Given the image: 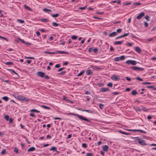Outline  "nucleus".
<instances>
[{
	"label": "nucleus",
	"mask_w": 156,
	"mask_h": 156,
	"mask_svg": "<svg viewBox=\"0 0 156 156\" xmlns=\"http://www.w3.org/2000/svg\"><path fill=\"white\" fill-rule=\"evenodd\" d=\"M69 114H71V115H74L75 116H76L78 117L81 120H83L84 121L87 122H90V120H89L88 119L84 117H83L81 115H80L78 114H76L75 113H69Z\"/></svg>",
	"instance_id": "1"
},
{
	"label": "nucleus",
	"mask_w": 156,
	"mask_h": 156,
	"mask_svg": "<svg viewBox=\"0 0 156 156\" xmlns=\"http://www.w3.org/2000/svg\"><path fill=\"white\" fill-rule=\"evenodd\" d=\"M133 138L136 139L135 141H138V142L142 145L145 146L147 145L145 143V141L144 140H143L141 139H140L139 137H133Z\"/></svg>",
	"instance_id": "2"
},
{
	"label": "nucleus",
	"mask_w": 156,
	"mask_h": 156,
	"mask_svg": "<svg viewBox=\"0 0 156 156\" xmlns=\"http://www.w3.org/2000/svg\"><path fill=\"white\" fill-rule=\"evenodd\" d=\"M126 63L128 65H135L136 64L137 62H136L135 60H127L126 62Z\"/></svg>",
	"instance_id": "3"
},
{
	"label": "nucleus",
	"mask_w": 156,
	"mask_h": 156,
	"mask_svg": "<svg viewBox=\"0 0 156 156\" xmlns=\"http://www.w3.org/2000/svg\"><path fill=\"white\" fill-rule=\"evenodd\" d=\"M125 58V56L124 55H122L120 57H115L114 59L116 61H122Z\"/></svg>",
	"instance_id": "4"
},
{
	"label": "nucleus",
	"mask_w": 156,
	"mask_h": 156,
	"mask_svg": "<svg viewBox=\"0 0 156 156\" xmlns=\"http://www.w3.org/2000/svg\"><path fill=\"white\" fill-rule=\"evenodd\" d=\"M37 75L38 76L43 77L45 76V73L44 72L39 71L37 73Z\"/></svg>",
	"instance_id": "5"
},
{
	"label": "nucleus",
	"mask_w": 156,
	"mask_h": 156,
	"mask_svg": "<svg viewBox=\"0 0 156 156\" xmlns=\"http://www.w3.org/2000/svg\"><path fill=\"white\" fill-rule=\"evenodd\" d=\"M145 13L144 12H141L140 13L139 15L137 16V19L139 20L141 18L145 15Z\"/></svg>",
	"instance_id": "6"
},
{
	"label": "nucleus",
	"mask_w": 156,
	"mask_h": 156,
	"mask_svg": "<svg viewBox=\"0 0 156 156\" xmlns=\"http://www.w3.org/2000/svg\"><path fill=\"white\" fill-rule=\"evenodd\" d=\"M20 100L24 101L26 102H28L29 101V99H27L25 97H23L22 95H20Z\"/></svg>",
	"instance_id": "7"
},
{
	"label": "nucleus",
	"mask_w": 156,
	"mask_h": 156,
	"mask_svg": "<svg viewBox=\"0 0 156 156\" xmlns=\"http://www.w3.org/2000/svg\"><path fill=\"white\" fill-rule=\"evenodd\" d=\"M118 35V33L116 32H113L112 33H110L109 35L110 37H115Z\"/></svg>",
	"instance_id": "8"
},
{
	"label": "nucleus",
	"mask_w": 156,
	"mask_h": 156,
	"mask_svg": "<svg viewBox=\"0 0 156 156\" xmlns=\"http://www.w3.org/2000/svg\"><path fill=\"white\" fill-rule=\"evenodd\" d=\"M134 49L135 50L139 53H140L141 52V50L138 46H136L135 47Z\"/></svg>",
	"instance_id": "9"
},
{
	"label": "nucleus",
	"mask_w": 156,
	"mask_h": 156,
	"mask_svg": "<svg viewBox=\"0 0 156 156\" xmlns=\"http://www.w3.org/2000/svg\"><path fill=\"white\" fill-rule=\"evenodd\" d=\"M57 53H58L59 54H69V52H66L65 51H58L56 52Z\"/></svg>",
	"instance_id": "10"
},
{
	"label": "nucleus",
	"mask_w": 156,
	"mask_h": 156,
	"mask_svg": "<svg viewBox=\"0 0 156 156\" xmlns=\"http://www.w3.org/2000/svg\"><path fill=\"white\" fill-rule=\"evenodd\" d=\"M108 88L102 87L101 88L100 91L101 92H106L108 90Z\"/></svg>",
	"instance_id": "11"
},
{
	"label": "nucleus",
	"mask_w": 156,
	"mask_h": 156,
	"mask_svg": "<svg viewBox=\"0 0 156 156\" xmlns=\"http://www.w3.org/2000/svg\"><path fill=\"white\" fill-rule=\"evenodd\" d=\"M108 147L107 145H105L103 147V150L105 151H107L108 150Z\"/></svg>",
	"instance_id": "12"
},
{
	"label": "nucleus",
	"mask_w": 156,
	"mask_h": 156,
	"mask_svg": "<svg viewBox=\"0 0 156 156\" xmlns=\"http://www.w3.org/2000/svg\"><path fill=\"white\" fill-rule=\"evenodd\" d=\"M111 78L112 80L115 81L117 80L120 79L119 78L117 77L114 75H113L112 76Z\"/></svg>",
	"instance_id": "13"
},
{
	"label": "nucleus",
	"mask_w": 156,
	"mask_h": 156,
	"mask_svg": "<svg viewBox=\"0 0 156 156\" xmlns=\"http://www.w3.org/2000/svg\"><path fill=\"white\" fill-rule=\"evenodd\" d=\"M35 150V148L34 147H31L29 148L27 150L28 152H31L34 151Z\"/></svg>",
	"instance_id": "14"
},
{
	"label": "nucleus",
	"mask_w": 156,
	"mask_h": 156,
	"mask_svg": "<svg viewBox=\"0 0 156 156\" xmlns=\"http://www.w3.org/2000/svg\"><path fill=\"white\" fill-rule=\"evenodd\" d=\"M123 41H116L114 43V44L115 45L121 44L123 42Z\"/></svg>",
	"instance_id": "15"
},
{
	"label": "nucleus",
	"mask_w": 156,
	"mask_h": 156,
	"mask_svg": "<svg viewBox=\"0 0 156 156\" xmlns=\"http://www.w3.org/2000/svg\"><path fill=\"white\" fill-rule=\"evenodd\" d=\"M44 53L48 54H57L56 52H51L48 51H45Z\"/></svg>",
	"instance_id": "16"
},
{
	"label": "nucleus",
	"mask_w": 156,
	"mask_h": 156,
	"mask_svg": "<svg viewBox=\"0 0 156 156\" xmlns=\"http://www.w3.org/2000/svg\"><path fill=\"white\" fill-rule=\"evenodd\" d=\"M86 73L87 75H92V72L90 70H87L86 72Z\"/></svg>",
	"instance_id": "17"
},
{
	"label": "nucleus",
	"mask_w": 156,
	"mask_h": 156,
	"mask_svg": "<svg viewBox=\"0 0 156 156\" xmlns=\"http://www.w3.org/2000/svg\"><path fill=\"white\" fill-rule=\"evenodd\" d=\"M43 10L46 12L49 13V12H51V9H48L46 8H44L43 9Z\"/></svg>",
	"instance_id": "18"
},
{
	"label": "nucleus",
	"mask_w": 156,
	"mask_h": 156,
	"mask_svg": "<svg viewBox=\"0 0 156 156\" xmlns=\"http://www.w3.org/2000/svg\"><path fill=\"white\" fill-rule=\"evenodd\" d=\"M119 132L120 133H121L122 134H124L126 135H130V133H127L125 132H123V131H121V130L119 131Z\"/></svg>",
	"instance_id": "19"
},
{
	"label": "nucleus",
	"mask_w": 156,
	"mask_h": 156,
	"mask_svg": "<svg viewBox=\"0 0 156 156\" xmlns=\"http://www.w3.org/2000/svg\"><path fill=\"white\" fill-rule=\"evenodd\" d=\"M40 21L43 22H48L49 20L47 19H42L40 20Z\"/></svg>",
	"instance_id": "20"
},
{
	"label": "nucleus",
	"mask_w": 156,
	"mask_h": 156,
	"mask_svg": "<svg viewBox=\"0 0 156 156\" xmlns=\"http://www.w3.org/2000/svg\"><path fill=\"white\" fill-rule=\"evenodd\" d=\"M137 94L136 91L135 90H133L131 92V94L133 95H136Z\"/></svg>",
	"instance_id": "21"
},
{
	"label": "nucleus",
	"mask_w": 156,
	"mask_h": 156,
	"mask_svg": "<svg viewBox=\"0 0 156 156\" xmlns=\"http://www.w3.org/2000/svg\"><path fill=\"white\" fill-rule=\"evenodd\" d=\"M5 64L6 65L10 66L13 65V63L11 62H5Z\"/></svg>",
	"instance_id": "22"
},
{
	"label": "nucleus",
	"mask_w": 156,
	"mask_h": 156,
	"mask_svg": "<svg viewBox=\"0 0 156 156\" xmlns=\"http://www.w3.org/2000/svg\"><path fill=\"white\" fill-rule=\"evenodd\" d=\"M30 111L31 112H36V113H38L40 112V111H39L38 110H37L36 109H33L31 110H30Z\"/></svg>",
	"instance_id": "23"
},
{
	"label": "nucleus",
	"mask_w": 156,
	"mask_h": 156,
	"mask_svg": "<svg viewBox=\"0 0 156 156\" xmlns=\"http://www.w3.org/2000/svg\"><path fill=\"white\" fill-rule=\"evenodd\" d=\"M24 8L25 9H26L29 10V11H30V10H31V9L30 8L29 6H28L27 5L25 4L24 5Z\"/></svg>",
	"instance_id": "24"
},
{
	"label": "nucleus",
	"mask_w": 156,
	"mask_h": 156,
	"mask_svg": "<svg viewBox=\"0 0 156 156\" xmlns=\"http://www.w3.org/2000/svg\"><path fill=\"white\" fill-rule=\"evenodd\" d=\"M126 130L129 131H133L135 133H136V132L138 131V129H126Z\"/></svg>",
	"instance_id": "25"
},
{
	"label": "nucleus",
	"mask_w": 156,
	"mask_h": 156,
	"mask_svg": "<svg viewBox=\"0 0 156 156\" xmlns=\"http://www.w3.org/2000/svg\"><path fill=\"white\" fill-rule=\"evenodd\" d=\"M147 87L149 88H152L153 90H156V88H155L153 86H147Z\"/></svg>",
	"instance_id": "26"
},
{
	"label": "nucleus",
	"mask_w": 156,
	"mask_h": 156,
	"mask_svg": "<svg viewBox=\"0 0 156 156\" xmlns=\"http://www.w3.org/2000/svg\"><path fill=\"white\" fill-rule=\"evenodd\" d=\"M78 37V36H76L74 35L72 36L71 37V38L73 40H76L77 38Z\"/></svg>",
	"instance_id": "27"
},
{
	"label": "nucleus",
	"mask_w": 156,
	"mask_h": 156,
	"mask_svg": "<svg viewBox=\"0 0 156 156\" xmlns=\"http://www.w3.org/2000/svg\"><path fill=\"white\" fill-rule=\"evenodd\" d=\"M52 25L54 27H57L59 24V23H57L55 22H53L52 23Z\"/></svg>",
	"instance_id": "28"
},
{
	"label": "nucleus",
	"mask_w": 156,
	"mask_h": 156,
	"mask_svg": "<svg viewBox=\"0 0 156 156\" xmlns=\"http://www.w3.org/2000/svg\"><path fill=\"white\" fill-rule=\"evenodd\" d=\"M138 132H140L141 133L144 134H146L147 133V132L146 131L141 129H138Z\"/></svg>",
	"instance_id": "29"
},
{
	"label": "nucleus",
	"mask_w": 156,
	"mask_h": 156,
	"mask_svg": "<svg viewBox=\"0 0 156 156\" xmlns=\"http://www.w3.org/2000/svg\"><path fill=\"white\" fill-rule=\"evenodd\" d=\"M2 98L6 101L8 100L9 98L7 96H4Z\"/></svg>",
	"instance_id": "30"
},
{
	"label": "nucleus",
	"mask_w": 156,
	"mask_h": 156,
	"mask_svg": "<svg viewBox=\"0 0 156 156\" xmlns=\"http://www.w3.org/2000/svg\"><path fill=\"white\" fill-rule=\"evenodd\" d=\"M56 150V147H52L50 149V151H55Z\"/></svg>",
	"instance_id": "31"
},
{
	"label": "nucleus",
	"mask_w": 156,
	"mask_h": 156,
	"mask_svg": "<svg viewBox=\"0 0 156 156\" xmlns=\"http://www.w3.org/2000/svg\"><path fill=\"white\" fill-rule=\"evenodd\" d=\"M41 107L45 109H50V107H47L45 105H42Z\"/></svg>",
	"instance_id": "32"
},
{
	"label": "nucleus",
	"mask_w": 156,
	"mask_h": 156,
	"mask_svg": "<svg viewBox=\"0 0 156 156\" xmlns=\"http://www.w3.org/2000/svg\"><path fill=\"white\" fill-rule=\"evenodd\" d=\"M134 108L136 112L141 111V109L139 107H137V108L134 107Z\"/></svg>",
	"instance_id": "33"
},
{
	"label": "nucleus",
	"mask_w": 156,
	"mask_h": 156,
	"mask_svg": "<svg viewBox=\"0 0 156 156\" xmlns=\"http://www.w3.org/2000/svg\"><path fill=\"white\" fill-rule=\"evenodd\" d=\"M59 16V14L58 13H56L54 15H51V16L53 17H56Z\"/></svg>",
	"instance_id": "34"
},
{
	"label": "nucleus",
	"mask_w": 156,
	"mask_h": 156,
	"mask_svg": "<svg viewBox=\"0 0 156 156\" xmlns=\"http://www.w3.org/2000/svg\"><path fill=\"white\" fill-rule=\"evenodd\" d=\"M86 112L89 113H94V111L89 110L87 109Z\"/></svg>",
	"instance_id": "35"
},
{
	"label": "nucleus",
	"mask_w": 156,
	"mask_h": 156,
	"mask_svg": "<svg viewBox=\"0 0 156 156\" xmlns=\"http://www.w3.org/2000/svg\"><path fill=\"white\" fill-rule=\"evenodd\" d=\"M99 108L101 109H102L104 108V105L102 104H99Z\"/></svg>",
	"instance_id": "36"
},
{
	"label": "nucleus",
	"mask_w": 156,
	"mask_h": 156,
	"mask_svg": "<svg viewBox=\"0 0 156 156\" xmlns=\"http://www.w3.org/2000/svg\"><path fill=\"white\" fill-rule=\"evenodd\" d=\"M17 21L21 23H23L25 22L24 20H22L21 19H18Z\"/></svg>",
	"instance_id": "37"
},
{
	"label": "nucleus",
	"mask_w": 156,
	"mask_h": 156,
	"mask_svg": "<svg viewBox=\"0 0 156 156\" xmlns=\"http://www.w3.org/2000/svg\"><path fill=\"white\" fill-rule=\"evenodd\" d=\"M131 36L132 37L135 39H137L138 38V37H136V36H135V35H134L133 34H131Z\"/></svg>",
	"instance_id": "38"
},
{
	"label": "nucleus",
	"mask_w": 156,
	"mask_h": 156,
	"mask_svg": "<svg viewBox=\"0 0 156 156\" xmlns=\"http://www.w3.org/2000/svg\"><path fill=\"white\" fill-rule=\"evenodd\" d=\"M94 53L95 54H97L98 51V49L97 48H95L93 49Z\"/></svg>",
	"instance_id": "39"
},
{
	"label": "nucleus",
	"mask_w": 156,
	"mask_h": 156,
	"mask_svg": "<svg viewBox=\"0 0 156 156\" xmlns=\"http://www.w3.org/2000/svg\"><path fill=\"white\" fill-rule=\"evenodd\" d=\"M136 79L139 81H143V79H142V78H140L139 77H136Z\"/></svg>",
	"instance_id": "40"
},
{
	"label": "nucleus",
	"mask_w": 156,
	"mask_h": 156,
	"mask_svg": "<svg viewBox=\"0 0 156 156\" xmlns=\"http://www.w3.org/2000/svg\"><path fill=\"white\" fill-rule=\"evenodd\" d=\"M108 87H112L113 86V84H112V83H108V84H107V85Z\"/></svg>",
	"instance_id": "41"
},
{
	"label": "nucleus",
	"mask_w": 156,
	"mask_h": 156,
	"mask_svg": "<svg viewBox=\"0 0 156 156\" xmlns=\"http://www.w3.org/2000/svg\"><path fill=\"white\" fill-rule=\"evenodd\" d=\"M4 118L6 120L8 121L9 119V116L8 115H6L4 116Z\"/></svg>",
	"instance_id": "42"
},
{
	"label": "nucleus",
	"mask_w": 156,
	"mask_h": 156,
	"mask_svg": "<svg viewBox=\"0 0 156 156\" xmlns=\"http://www.w3.org/2000/svg\"><path fill=\"white\" fill-rule=\"evenodd\" d=\"M6 153V150L5 149H3L1 152L2 154H4Z\"/></svg>",
	"instance_id": "43"
},
{
	"label": "nucleus",
	"mask_w": 156,
	"mask_h": 156,
	"mask_svg": "<svg viewBox=\"0 0 156 156\" xmlns=\"http://www.w3.org/2000/svg\"><path fill=\"white\" fill-rule=\"evenodd\" d=\"M84 73V70H83L80 73L78 74L77 75V76H80L81 75Z\"/></svg>",
	"instance_id": "44"
},
{
	"label": "nucleus",
	"mask_w": 156,
	"mask_h": 156,
	"mask_svg": "<svg viewBox=\"0 0 156 156\" xmlns=\"http://www.w3.org/2000/svg\"><path fill=\"white\" fill-rule=\"evenodd\" d=\"M127 44H126V45H128L129 46H131L133 45V44L131 43L127 42Z\"/></svg>",
	"instance_id": "45"
},
{
	"label": "nucleus",
	"mask_w": 156,
	"mask_h": 156,
	"mask_svg": "<svg viewBox=\"0 0 156 156\" xmlns=\"http://www.w3.org/2000/svg\"><path fill=\"white\" fill-rule=\"evenodd\" d=\"M87 156H93V154L92 153H86Z\"/></svg>",
	"instance_id": "46"
},
{
	"label": "nucleus",
	"mask_w": 156,
	"mask_h": 156,
	"mask_svg": "<svg viewBox=\"0 0 156 156\" xmlns=\"http://www.w3.org/2000/svg\"><path fill=\"white\" fill-rule=\"evenodd\" d=\"M122 31V29L120 28L118 29L117 30V33H120Z\"/></svg>",
	"instance_id": "47"
},
{
	"label": "nucleus",
	"mask_w": 156,
	"mask_h": 156,
	"mask_svg": "<svg viewBox=\"0 0 156 156\" xmlns=\"http://www.w3.org/2000/svg\"><path fill=\"white\" fill-rule=\"evenodd\" d=\"M25 58H27V59H34L35 58L34 57H27Z\"/></svg>",
	"instance_id": "48"
},
{
	"label": "nucleus",
	"mask_w": 156,
	"mask_h": 156,
	"mask_svg": "<svg viewBox=\"0 0 156 156\" xmlns=\"http://www.w3.org/2000/svg\"><path fill=\"white\" fill-rule=\"evenodd\" d=\"M14 151L15 152H16V153H18V149L16 147L15 148L14 150Z\"/></svg>",
	"instance_id": "49"
},
{
	"label": "nucleus",
	"mask_w": 156,
	"mask_h": 156,
	"mask_svg": "<svg viewBox=\"0 0 156 156\" xmlns=\"http://www.w3.org/2000/svg\"><path fill=\"white\" fill-rule=\"evenodd\" d=\"M151 84V82H143L142 83V84L143 85H145L146 84Z\"/></svg>",
	"instance_id": "50"
},
{
	"label": "nucleus",
	"mask_w": 156,
	"mask_h": 156,
	"mask_svg": "<svg viewBox=\"0 0 156 156\" xmlns=\"http://www.w3.org/2000/svg\"><path fill=\"white\" fill-rule=\"evenodd\" d=\"M82 146L85 148H86L87 147V145L85 143H83V144H82Z\"/></svg>",
	"instance_id": "51"
},
{
	"label": "nucleus",
	"mask_w": 156,
	"mask_h": 156,
	"mask_svg": "<svg viewBox=\"0 0 156 156\" xmlns=\"http://www.w3.org/2000/svg\"><path fill=\"white\" fill-rule=\"evenodd\" d=\"M123 37V35H121V36H119L116 37L115 38V39L116 40H117V39L119 38H121Z\"/></svg>",
	"instance_id": "52"
},
{
	"label": "nucleus",
	"mask_w": 156,
	"mask_h": 156,
	"mask_svg": "<svg viewBox=\"0 0 156 156\" xmlns=\"http://www.w3.org/2000/svg\"><path fill=\"white\" fill-rule=\"evenodd\" d=\"M66 73V71H63L59 73V74L61 75H64Z\"/></svg>",
	"instance_id": "53"
},
{
	"label": "nucleus",
	"mask_w": 156,
	"mask_h": 156,
	"mask_svg": "<svg viewBox=\"0 0 156 156\" xmlns=\"http://www.w3.org/2000/svg\"><path fill=\"white\" fill-rule=\"evenodd\" d=\"M149 17L148 16H145V19L148 21L149 20Z\"/></svg>",
	"instance_id": "54"
},
{
	"label": "nucleus",
	"mask_w": 156,
	"mask_h": 156,
	"mask_svg": "<svg viewBox=\"0 0 156 156\" xmlns=\"http://www.w3.org/2000/svg\"><path fill=\"white\" fill-rule=\"evenodd\" d=\"M20 95H18L16 96L15 98L16 99H18V100H20Z\"/></svg>",
	"instance_id": "55"
},
{
	"label": "nucleus",
	"mask_w": 156,
	"mask_h": 156,
	"mask_svg": "<svg viewBox=\"0 0 156 156\" xmlns=\"http://www.w3.org/2000/svg\"><path fill=\"white\" fill-rule=\"evenodd\" d=\"M9 120V123H12L13 121V120L12 118H10Z\"/></svg>",
	"instance_id": "56"
},
{
	"label": "nucleus",
	"mask_w": 156,
	"mask_h": 156,
	"mask_svg": "<svg viewBox=\"0 0 156 156\" xmlns=\"http://www.w3.org/2000/svg\"><path fill=\"white\" fill-rule=\"evenodd\" d=\"M60 65L59 64H57L55 66V67L57 68H58L60 67Z\"/></svg>",
	"instance_id": "57"
},
{
	"label": "nucleus",
	"mask_w": 156,
	"mask_h": 156,
	"mask_svg": "<svg viewBox=\"0 0 156 156\" xmlns=\"http://www.w3.org/2000/svg\"><path fill=\"white\" fill-rule=\"evenodd\" d=\"M78 109L79 110H80L82 112H86L87 111V109H81V108H78Z\"/></svg>",
	"instance_id": "58"
},
{
	"label": "nucleus",
	"mask_w": 156,
	"mask_h": 156,
	"mask_svg": "<svg viewBox=\"0 0 156 156\" xmlns=\"http://www.w3.org/2000/svg\"><path fill=\"white\" fill-rule=\"evenodd\" d=\"M0 38H2V39H4V40H5V41H7V39L6 38V37H2V36H0Z\"/></svg>",
	"instance_id": "59"
},
{
	"label": "nucleus",
	"mask_w": 156,
	"mask_h": 156,
	"mask_svg": "<svg viewBox=\"0 0 156 156\" xmlns=\"http://www.w3.org/2000/svg\"><path fill=\"white\" fill-rule=\"evenodd\" d=\"M142 110L144 112H147V109H146L145 108H143L142 109Z\"/></svg>",
	"instance_id": "60"
},
{
	"label": "nucleus",
	"mask_w": 156,
	"mask_h": 156,
	"mask_svg": "<svg viewBox=\"0 0 156 156\" xmlns=\"http://www.w3.org/2000/svg\"><path fill=\"white\" fill-rule=\"evenodd\" d=\"M93 50V49L92 48H90L88 49V51L90 52H92Z\"/></svg>",
	"instance_id": "61"
},
{
	"label": "nucleus",
	"mask_w": 156,
	"mask_h": 156,
	"mask_svg": "<svg viewBox=\"0 0 156 156\" xmlns=\"http://www.w3.org/2000/svg\"><path fill=\"white\" fill-rule=\"evenodd\" d=\"M119 92H114L112 93V94L114 95H118L119 94Z\"/></svg>",
	"instance_id": "62"
},
{
	"label": "nucleus",
	"mask_w": 156,
	"mask_h": 156,
	"mask_svg": "<svg viewBox=\"0 0 156 156\" xmlns=\"http://www.w3.org/2000/svg\"><path fill=\"white\" fill-rule=\"evenodd\" d=\"M121 23V21H115L114 22L113 24H117V23Z\"/></svg>",
	"instance_id": "63"
},
{
	"label": "nucleus",
	"mask_w": 156,
	"mask_h": 156,
	"mask_svg": "<svg viewBox=\"0 0 156 156\" xmlns=\"http://www.w3.org/2000/svg\"><path fill=\"white\" fill-rule=\"evenodd\" d=\"M144 25L145 27H147L148 26V24L147 22H144Z\"/></svg>",
	"instance_id": "64"
}]
</instances>
